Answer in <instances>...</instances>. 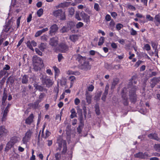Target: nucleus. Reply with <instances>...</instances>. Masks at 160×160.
<instances>
[{
    "instance_id": "f257e3e1",
    "label": "nucleus",
    "mask_w": 160,
    "mask_h": 160,
    "mask_svg": "<svg viewBox=\"0 0 160 160\" xmlns=\"http://www.w3.org/2000/svg\"><path fill=\"white\" fill-rule=\"evenodd\" d=\"M57 142L58 144V147L56 149V151H60L62 148V150L61 151V154L62 155H65L67 151L66 141L59 137L57 139Z\"/></svg>"
},
{
    "instance_id": "f03ea898",
    "label": "nucleus",
    "mask_w": 160,
    "mask_h": 160,
    "mask_svg": "<svg viewBox=\"0 0 160 160\" xmlns=\"http://www.w3.org/2000/svg\"><path fill=\"white\" fill-rule=\"evenodd\" d=\"M137 89V86H134L129 90V100L131 102L134 103L136 102L137 100V95L136 94Z\"/></svg>"
},
{
    "instance_id": "7ed1b4c3",
    "label": "nucleus",
    "mask_w": 160,
    "mask_h": 160,
    "mask_svg": "<svg viewBox=\"0 0 160 160\" xmlns=\"http://www.w3.org/2000/svg\"><path fill=\"white\" fill-rule=\"evenodd\" d=\"M127 89L124 87L122 89L121 92V102L125 106H127L129 104V100L127 95Z\"/></svg>"
},
{
    "instance_id": "20e7f679",
    "label": "nucleus",
    "mask_w": 160,
    "mask_h": 160,
    "mask_svg": "<svg viewBox=\"0 0 160 160\" xmlns=\"http://www.w3.org/2000/svg\"><path fill=\"white\" fill-rule=\"evenodd\" d=\"M53 15L57 18H58L60 20H66L65 12H63L62 9H58L53 12Z\"/></svg>"
},
{
    "instance_id": "39448f33",
    "label": "nucleus",
    "mask_w": 160,
    "mask_h": 160,
    "mask_svg": "<svg viewBox=\"0 0 160 160\" xmlns=\"http://www.w3.org/2000/svg\"><path fill=\"white\" fill-rule=\"evenodd\" d=\"M79 68L82 70L87 71L91 69V65L90 64L88 61H86L79 65Z\"/></svg>"
},
{
    "instance_id": "423d86ee",
    "label": "nucleus",
    "mask_w": 160,
    "mask_h": 160,
    "mask_svg": "<svg viewBox=\"0 0 160 160\" xmlns=\"http://www.w3.org/2000/svg\"><path fill=\"white\" fill-rule=\"evenodd\" d=\"M134 157L141 159H148L150 157L147 152H139L134 155Z\"/></svg>"
},
{
    "instance_id": "0eeeda50",
    "label": "nucleus",
    "mask_w": 160,
    "mask_h": 160,
    "mask_svg": "<svg viewBox=\"0 0 160 160\" xmlns=\"http://www.w3.org/2000/svg\"><path fill=\"white\" fill-rule=\"evenodd\" d=\"M32 133V132L30 130H28L22 139V143L24 144L27 145L29 140L31 138V135Z\"/></svg>"
},
{
    "instance_id": "6e6552de",
    "label": "nucleus",
    "mask_w": 160,
    "mask_h": 160,
    "mask_svg": "<svg viewBox=\"0 0 160 160\" xmlns=\"http://www.w3.org/2000/svg\"><path fill=\"white\" fill-rule=\"evenodd\" d=\"M80 15L84 22L87 24H89L90 22V16L88 15L83 11L80 12Z\"/></svg>"
},
{
    "instance_id": "1a4fd4ad",
    "label": "nucleus",
    "mask_w": 160,
    "mask_h": 160,
    "mask_svg": "<svg viewBox=\"0 0 160 160\" xmlns=\"http://www.w3.org/2000/svg\"><path fill=\"white\" fill-rule=\"evenodd\" d=\"M42 81L44 84L46 85L48 87L52 86L53 84L52 80L47 76L42 78Z\"/></svg>"
},
{
    "instance_id": "9d476101",
    "label": "nucleus",
    "mask_w": 160,
    "mask_h": 160,
    "mask_svg": "<svg viewBox=\"0 0 160 160\" xmlns=\"http://www.w3.org/2000/svg\"><path fill=\"white\" fill-rule=\"evenodd\" d=\"M159 82H160V77H154L151 80L150 85L151 87L153 88Z\"/></svg>"
},
{
    "instance_id": "9b49d317",
    "label": "nucleus",
    "mask_w": 160,
    "mask_h": 160,
    "mask_svg": "<svg viewBox=\"0 0 160 160\" xmlns=\"http://www.w3.org/2000/svg\"><path fill=\"white\" fill-rule=\"evenodd\" d=\"M59 47L61 52L62 53H65L68 50V46L64 43H60Z\"/></svg>"
},
{
    "instance_id": "f8f14e48",
    "label": "nucleus",
    "mask_w": 160,
    "mask_h": 160,
    "mask_svg": "<svg viewBox=\"0 0 160 160\" xmlns=\"http://www.w3.org/2000/svg\"><path fill=\"white\" fill-rule=\"evenodd\" d=\"M32 60L33 63L42 64L43 62L42 58L37 55H34L33 56Z\"/></svg>"
},
{
    "instance_id": "ddd939ff",
    "label": "nucleus",
    "mask_w": 160,
    "mask_h": 160,
    "mask_svg": "<svg viewBox=\"0 0 160 160\" xmlns=\"http://www.w3.org/2000/svg\"><path fill=\"white\" fill-rule=\"evenodd\" d=\"M109 88V85L108 83L105 88L104 92L102 95L101 99L103 101L105 102L106 101V98L107 96L108 93V89Z\"/></svg>"
},
{
    "instance_id": "4468645a",
    "label": "nucleus",
    "mask_w": 160,
    "mask_h": 160,
    "mask_svg": "<svg viewBox=\"0 0 160 160\" xmlns=\"http://www.w3.org/2000/svg\"><path fill=\"white\" fill-rule=\"evenodd\" d=\"M109 88V85L108 83L105 88L104 92L102 95L101 99L103 101L105 102L106 101V98L107 96L108 93V89Z\"/></svg>"
},
{
    "instance_id": "2eb2a0df",
    "label": "nucleus",
    "mask_w": 160,
    "mask_h": 160,
    "mask_svg": "<svg viewBox=\"0 0 160 160\" xmlns=\"http://www.w3.org/2000/svg\"><path fill=\"white\" fill-rule=\"evenodd\" d=\"M34 116L33 113L31 114L25 120V123L26 124L30 125L33 121Z\"/></svg>"
},
{
    "instance_id": "dca6fc26",
    "label": "nucleus",
    "mask_w": 160,
    "mask_h": 160,
    "mask_svg": "<svg viewBox=\"0 0 160 160\" xmlns=\"http://www.w3.org/2000/svg\"><path fill=\"white\" fill-rule=\"evenodd\" d=\"M58 28L56 24H54L52 25L50 28L49 34L52 35L53 34L56 32L58 30Z\"/></svg>"
},
{
    "instance_id": "f3484780",
    "label": "nucleus",
    "mask_w": 160,
    "mask_h": 160,
    "mask_svg": "<svg viewBox=\"0 0 160 160\" xmlns=\"http://www.w3.org/2000/svg\"><path fill=\"white\" fill-rule=\"evenodd\" d=\"M58 38L57 37H53L51 38L49 41L50 45L52 47H56L58 44Z\"/></svg>"
},
{
    "instance_id": "a211bd4d",
    "label": "nucleus",
    "mask_w": 160,
    "mask_h": 160,
    "mask_svg": "<svg viewBox=\"0 0 160 160\" xmlns=\"http://www.w3.org/2000/svg\"><path fill=\"white\" fill-rule=\"evenodd\" d=\"M8 132V130L5 128V126H0V138L3 136L6 135Z\"/></svg>"
},
{
    "instance_id": "6ab92c4d",
    "label": "nucleus",
    "mask_w": 160,
    "mask_h": 160,
    "mask_svg": "<svg viewBox=\"0 0 160 160\" xmlns=\"http://www.w3.org/2000/svg\"><path fill=\"white\" fill-rule=\"evenodd\" d=\"M87 58L85 57H82V56L78 54L77 56L76 60L79 63H82L83 62L86 61Z\"/></svg>"
},
{
    "instance_id": "aec40b11",
    "label": "nucleus",
    "mask_w": 160,
    "mask_h": 160,
    "mask_svg": "<svg viewBox=\"0 0 160 160\" xmlns=\"http://www.w3.org/2000/svg\"><path fill=\"white\" fill-rule=\"evenodd\" d=\"M11 106V104L10 103H8L6 107L5 108L4 110V111L3 114V115L2 117V121H4L6 117L7 116V114L8 112V109L9 108V107Z\"/></svg>"
},
{
    "instance_id": "412c9836",
    "label": "nucleus",
    "mask_w": 160,
    "mask_h": 160,
    "mask_svg": "<svg viewBox=\"0 0 160 160\" xmlns=\"http://www.w3.org/2000/svg\"><path fill=\"white\" fill-rule=\"evenodd\" d=\"M21 82L23 84H27L28 82V75L24 74L22 75Z\"/></svg>"
},
{
    "instance_id": "4be33fe9",
    "label": "nucleus",
    "mask_w": 160,
    "mask_h": 160,
    "mask_svg": "<svg viewBox=\"0 0 160 160\" xmlns=\"http://www.w3.org/2000/svg\"><path fill=\"white\" fill-rule=\"evenodd\" d=\"M148 137L150 139H152L160 142V138L157 136V134L155 133H150L148 135Z\"/></svg>"
},
{
    "instance_id": "5701e85b",
    "label": "nucleus",
    "mask_w": 160,
    "mask_h": 160,
    "mask_svg": "<svg viewBox=\"0 0 160 160\" xmlns=\"http://www.w3.org/2000/svg\"><path fill=\"white\" fill-rule=\"evenodd\" d=\"M119 82V80L118 78H115L113 79L111 87V89L113 90L115 88L116 86L118 84Z\"/></svg>"
},
{
    "instance_id": "b1692460",
    "label": "nucleus",
    "mask_w": 160,
    "mask_h": 160,
    "mask_svg": "<svg viewBox=\"0 0 160 160\" xmlns=\"http://www.w3.org/2000/svg\"><path fill=\"white\" fill-rule=\"evenodd\" d=\"M7 94L6 93L5 90L4 89L1 100L2 105L4 106H5L6 105L5 101L7 98Z\"/></svg>"
},
{
    "instance_id": "393cba45",
    "label": "nucleus",
    "mask_w": 160,
    "mask_h": 160,
    "mask_svg": "<svg viewBox=\"0 0 160 160\" xmlns=\"http://www.w3.org/2000/svg\"><path fill=\"white\" fill-rule=\"evenodd\" d=\"M34 87L35 89L40 92L45 91L47 90L46 89L44 88L41 85H38V84L35 83L34 84Z\"/></svg>"
},
{
    "instance_id": "a878e982",
    "label": "nucleus",
    "mask_w": 160,
    "mask_h": 160,
    "mask_svg": "<svg viewBox=\"0 0 160 160\" xmlns=\"http://www.w3.org/2000/svg\"><path fill=\"white\" fill-rule=\"evenodd\" d=\"M14 82V78L12 75H11L8 77L6 81L7 84H10L12 86Z\"/></svg>"
},
{
    "instance_id": "bb28decb",
    "label": "nucleus",
    "mask_w": 160,
    "mask_h": 160,
    "mask_svg": "<svg viewBox=\"0 0 160 160\" xmlns=\"http://www.w3.org/2000/svg\"><path fill=\"white\" fill-rule=\"evenodd\" d=\"M13 139H12L9 141L7 144L6 148H5L6 150H8L9 149L12 148V147L14 145L15 142L13 141Z\"/></svg>"
},
{
    "instance_id": "cd10ccee",
    "label": "nucleus",
    "mask_w": 160,
    "mask_h": 160,
    "mask_svg": "<svg viewBox=\"0 0 160 160\" xmlns=\"http://www.w3.org/2000/svg\"><path fill=\"white\" fill-rule=\"evenodd\" d=\"M40 102L39 101L37 100L33 103L30 104L31 105H30V106H32L35 109H38L40 107L39 105V103Z\"/></svg>"
},
{
    "instance_id": "c85d7f7f",
    "label": "nucleus",
    "mask_w": 160,
    "mask_h": 160,
    "mask_svg": "<svg viewBox=\"0 0 160 160\" xmlns=\"http://www.w3.org/2000/svg\"><path fill=\"white\" fill-rule=\"evenodd\" d=\"M67 25L68 28L69 29L71 30V29L73 28L75 26V25L74 23L72 21L68 22L67 23Z\"/></svg>"
},
{
    "instance_id": "c756f323",
    "label": "nucleus",
    "mask_w": 160,
    "mask_h": 160,
    "mask_svg": "<svg viewBox=\"0 0 160 160\" xmlns=\"http://www.w3.org/2000/svg\"><path fill=\"white\" fill-rule=\"evenodd\" d=\"M95 108V112L96 115L98 116H99L100 114V110L99 108V107L98 104H97L95 105L94 106Z\"/></svg>"
},
{
    "instance_id": "7c9ffc66",
    "label": "nucleus",
    "mask_w": 160,
    "mask_h": 160,
    "mask_svg": "<svg viewBox=\"0 0 160 160\" xmlns=\"http://www.w3.org/2000/svg\"><path fill=\"white\" fill-rule=\"evenodd\" d=\"M71 114L70 115V118L71 119L73 118H74L77 117V113L74 108H72L70 111Z\"/></svg>"
},
{
    "instance_id": "2f4dec72",
    "label": "nucleus",
    "mask_w": 160,
    "mask_h": 160,
    "mask_svg": "<svg viewBox=\"0 0 160 160\" xmlns=\"http://www.w3.org/2000/svg\"><path fill=\"white\" fill-rule=\"evenodd\" d=\"M7 75L5 76L6 77H7L9 75V73L7 71H5L3 69L0 71V79L4 75Z\"/></svg>"
},
{
    "instance_id": "473e14b6",
    "label": "nucleus",
    "mask_w": 160,
    "mask_h": 160,
    "mask_svg": "<svg viewBox=\"0 0 160 160\" xmlns=\"http://www.w3.org/2000/svg\"><path fill=\"white\" fill-rule=\"evenodd\" d=\"M69 38L72 41L74 42L78 40V36L74 34L71 35L70 36Z\"/></svg>"
},
{
    "instance_id": "72a5a7b5",
    "label": "nucleus",
    "mask_w": 160,
    "mask_h": 160,
    "mask_svg": "<svg viewBox=\"0 0 160 160\" xmlns=\"http://www.w3.org/2000/svg\"><path fill=\"white\" fill-rule=\"evenodd\" d=\"M46 47V44L45 43L42 42L38 46L39 48L42 52L44 51Z\"/></svg>"
},
{
    "instance_id": "f704fd0d",
    "label": "nucleus",
    "mask_w": 160,
    "mask_h": 160,
    "mask_svg": "<svg viewBox=\"0 0 160 160\" xmlns=\"http://www.w3.org/2000/svg\"><path fill=\"white\" fill-rule=\"evenodd\" d=\"M41 64L33 63V69L35 71H38L40 69V66Z\"/></svg>"
},
{
    "instance_id": "c9c22d12",
    "label": "nucleus",
    "mask_w": 160,
    "mask_h": 160,
    "mask_svg": "<svg viewBox=\"0 0 160 160\" xmlns=\"http://www.w3.org/2000/svg\"><path fill=\"white\" fill-rule=\"evenodd\" d=\"M115 25V22L112 19L109 24V28L112 30H113Z\"/></svg>"
},
{
    "instance_id": "e433bc0d",
    "label": "nucleus",
    "mask_w": 160,
    "mask_h": 160,
    "mask_svg": "<svg viewBox=\"0 0 160 160\" xmlns=\"http://www.w3.org/2000/svg\"><path fill=\"white\" fill-rule=\"evenodd\" d=\"M102 92L101 91L98 92L94 97L95 99L97 101H99L100 99V97L102 94Z\"/></svg>"
},
{
    "instance_id": "4c0bfd02",
    "label": "nucleus",
    "mask_w": 160,
    "mask_h": 160,
    "mask_svg": "<svg viewBox=\"0 0 160 160\" xmlns=\"http://www.w3.org/2000/svg\"><path fill=\"white\" fill-rule=\"evenodd\" d=\"M69 30V29L67 27L63 26L60 29V32L62 33H64L68 32V31Z\"/></svg>"
},
{
    "instance_id": "58836bf2",
    "label": "nucleus",
    "mask_w": 160,
    "mask_h": 160,
    "mask_svg": "<svg viewBox=\"0 0 160 160\" xmlns=\"http://www.w3.org/2000/svg\"><path fill=\"white\" fill-rule=\"evenodd\" d=\"M45 96V94L44 93H40V95L39 96L38 99L37 100L41 102L43 100V98Z\"/></svg>"
},
{
    "instance_id": "ea45409f",
    "label": "nucleus",
    "mask_w": 160,
    "mask_h": 160,
    "mask_svg": "<svg viewBox=\"0 0 160 160\" xmlns=\"http://www.w3.org/2000/svg\"><path fill=\"white\" fill-rule=\"evenodd\" d=\"M84 124H79V125L78 126V127L77 128V132L78 133L80 134L81 133L82 131V128Z\"/></svg>"
},
{
    "instance_id": "a19ab883",
    "label": "nucleus",
    "mask_w": 160,
    "mask_h": 160,
    "mask_svg": "<svg viewBox=\"0 0 160 160\" xmlns=\"http://www.w3.org/2000/svg\"><path fill=\"white\" fill-rule=\"evenodd\" d=\"M78 119L79 121V124H84L83 118L82 114L81 115H79Z\"/></svg>"
},
{
    "instance_id": "79ce46f5",
    "label": "nucleus",
    "mask_w": 160,
    "mask_h": 160,
    "mask_svg": "<svg viewBox=\"0 0 160 160\" xmlns=\"http://www.w3.org/2000/svg\"><path fill=\"white\" fill-rule=\"evenodd\" d=\"M105 40V38L103 37H101L99 39V41L98 43V45L101 46L104 43Z\"/></svg>"
},
{
    "instance_id": "37998d69",
    "label": "nucleus",
    "mask_w": 160,
    "mask_h": 160,
    "mask_svg": "<svg viewBox=\"0 0 160 160\" xmlns=\"http://www.w3.org/2000/svg\"><path fill=\"white\" fill-rule=\"evenodd\" d=\"M27 47L29 48L32 51H34V49L32 47L31 42L30 41H28L26 43Z\"/></svg>"
},
{
    "instance_id": "c03bdc74",
    "label": "nucleus",
    "mask_w": 160,
    "mask_h": 160,
    "mask_svg": "<svg viewBox=\"0 0 160 160\" xmlns=\"http://www.w3.org/2000/svg\"><path fill=\"white\" fill-rule=\"evenodd\" d=\"M37 14L38 17H40L43 13V10L42 8H41L39 9L37 11Z\"/></svg>"
},
{
    "instance_id": "a18cd8bd",
    "label": "nucleus",
    "mask_w": 160,
    "mask_h": 160,
    "mask_svg": "<svg viewBox=\"0 0 160 160\" xmlns=\"http://www.w3.org/2000/svg\"><path fill=\"white\" fill-rule=\"evenodd\" d=\"M154 148L156 151L160 152V144H155Z\"/></svg>"
},
{
    "instance_id": "49530a36",
    "label": "nucleus",
    "mask_w": 160,
    "mask_h": 160,
    "mask_svg": "<svg viewBox=\"0 0 160 160\" xmlns=\"http://www.w3.org/2000/svg\"><path fill=\"white\" fill-rule=\"evenodd\" d=\"M137 78V76L135 75L133 76L131 78L130 80V81L132 82V83H134L135 84H136L137 81H135V80Z\"/></svg>"
},
{
    "instance_id": "de8ad7c7",
    "label": "nucleus",
    "mask_w": 160,
    "mask_h": 160,
    "mask_svg": "<svg viewBox=\"0 0 160 160\" xmlns=\"http://www.w3.org/2000/svg\"><path fill=\"white\" fill-rule=\"evenodd\" d=\"M67 6V3L66 2L61 3L59 4L58 6V8H64Z\"/></svg>"
},
{
    "instance_id": "09e8293b",
    "label": "nucleus",
    "mask_w": 160,
    "mask_h": 160,
    "mask_svg": "<svg viewBox=\"0 0 160 160\" xmlns=\"http://www.w3.org/2000/svg\"><path fill=\"white\" fill-rule=\"evenodd\" d=\"M155 22H158L159 24H160V16L159 14L156 15L154 17Z\"/></svg>"
},
{
    "instance_id": "8fccbe9b",
    "label": "nucleus",
    "mask_w": 160,
    "mask_h": 160,
    "mask_svg": "<svg viewBox=\"0 0 160 160\" xmlns=\"http://www.w3.org/2000/svg\"><path fill=\"white\" fill-rule=\"evenodd\" d=\"M21 16L19 17L17 20L16 24H17V28H19L20 26V20L21 18Z\"/></svg>"
},
{
    "instance_id": "3c124183",
    "label": "nucleus",
    "mask_w": 160,
    "mask_h": 160,
    "mask_svg": "<svg viewBox=\"0 0 160 160\" xmlns=\"http://www.w3.org/2000/svg\"><path fill=\"white\" fill-rule=\"evenodd\" d=\"M55 158L56 160H59L61 158L60 152H57L55 154Z\"/></svg>"
},
{
    "instance_id": "603ef678",
    "label": "nucleus",
    "mask_w": 160,
    "mask_h": 160,
    "mask_svg": "<svg viewBox=\"0 0 160 160\" xmlns=\"http://www.w3.org/2000/svg\"><path fill=\"white\" fill-rule=\"evenodd\" d=\"M11 28V26L8 27L6 25L4 26L3 30L5 32H8Z\"/></svg>"
},
{
    "instance_id": "864d4df0",
    "label": "nucleus",
    "mask_w": 160,
    "mask_h": 160,
    "mask_svg": "<svg viewBox=\"0 0 160 160\" xmlns=\"http://www.w3.org/2000/svg\"><path fill=\"white\" fill-rule=\"evenodd\" d=\"M123 27V25L122 24L119 23L117 24L116 26V29L119 31Z\"/></svg>"
},
{
    "instance_id": "5fc2aeb1",
    "label": "nucleus",
    "mask_w": 160,
    "mask_h": 160,
    "mask_svg": "<svg viewBox=\"0 0 160 160\" xmlns=\"http://www.w3.org/2000/svg\"><path fill=\"white\" fill-rule=\"evenodd\" d=\"M75 10L74 9L72 8H69L68 12L69 14L71 15H72L74 14V13Z\"/></svg>"
},
{
    "instance_id": "6e6d98bb",
    "label": "nucleus",
    "mask_w": 160,
    "mask_h": 160,
    "mask_svg": "<svg viewBox=\"0 0 160 160\" xmlns=\"http://www.w3.org/2000/svg\"><path fill=\"white\" fill-rule=\"evenodd\" d=\"M83 26V23L81 22H78L76 25V27L77 28L79 29L82 27Z\"/></svg>"
},
{
    "instance_id": "4d7b16f0",
    "label": "nucleus",
    "mask_w": 160,
    "mask_h": 160,
    "mask_svg": "<svg viewBox=\"0 0 160 160\" xmlns=\"http://www.w3.org/2000/svg\"><path fill=\"white\" fill-rule=\"evenodd\" d=\"M143 62L141 60H138L135 64L134 66V67L137 68L139 67L140 65Z\"/></svg>"
},
{
    "instance_id": "13d9d810",
    "label": "nucleus",
    "mask_w": 160,
    "mask_h": 160,
    "mask_svg": "<svg viewBox=\"0 0 160 160\" xmlns=\"http://www.w3.org/2000/svg\"><path fill=\"white\" fill-rule=\"evenodd\" d=\"M53 68L54 71L55 72V76L59 72V70L58 68L56 67V66H54L53 67Z\"/></svg>"
},
{
    "instance_id": "bf43d9fd",
    "label": "nucleus",
    "mask_w": 160,
    "mask_h": 160,
    "mask_svg": "<svg viewBox=\"0 0 160 160\" xmlns=\"http://www.w3.org/2000/svg\"><path fill=\"white\" fill-rule=\"evenodd\" d=\"M94 9L97 11H99L100 10L99 6L98 3H95L94 6Z\"/></svg>"
},
{
    "instance_id": "052dcab7",
    "label": "nucleus",
    "mask_w": 160,
    "mask_h": 160,
    "mask_svg": "<svg viewBox=\"0 0 160 160\" xmlns=\"http://www.w3.org/2000/svg\"><path fill=\"white\" fill-rule=\"evenodd\" d=\"M137 31L134 30L133 28L131 29L130 34L132 35L135 36L137 34Z\"/></svg>"
},
{
    "instance_id": "680f3d73",
    "label": "nucleus",
    "mask_w": 160,
    "mask_h": 160,
    "mask_svg": "<svg viewBox=\"0 0 160 160\" xmlns=\"http://www.w3.org/2000/svg\"><path fill=\"white\" fill-rule=\"evenodd\" d=\"M41 39L43 42L47 41L48 39L47 35H44L41 37Z\"/></svg>"
},
{
    "instance_id": "e2e57ef3",
    "label": "nucleus",
    "mask_w": 160,
    "mask_h": 160,
    "mask_svg": "<svg viewBox=\"0 0 160 160\" xmlns=\"http://www.w3.org/2000/svg\"><path fill=\"white\" fill-rule=\"evenodd\" d=\"M10 69V66L8 64H6L5 65V66L3 67L2 69L5 71H7L9 70Z\"/></svg>"
},
{
    "instance_id": "0e129e2a",
    "label": "nucleus",
    "mask_w": 160,
    "mask_h": 160,
    "mask_svg": "<svg viewBox=\"0 0 160 160\" xmlns=\"http://www.w3.org/2000/svg\"><path fill=\"white\" fill-rule=\"evenodd\" d=\"M35 50L37 54L41 56L42 55V52L38 48H35Z\"/></svg>"
},
{
    "instance_id": "69168bd1",
    "label": "nucleus",
    "mask_w": 160,
    "mask_h": 160,
    "mask_svg": "<svg viewBox=\"0 0 160 160\" xmlns=\"http://www.w3.org/2000/svg\"><path fill=\"white\" fill-rule=\"evenodd\" d=\"M7 77L4 76L0 82V84L1 85V86H2L4 85Z\"/></svg>"
},
{
    "instance_id": "338daca9",
    "label": "nucleus",
    "mask_w": 160,
    "mask_h": 160,
    "mask_svg": "<svg viewBox=\"0 0 160 160\" xmlns=\"http://www.w3.org/2000/svg\"><path fill=\"white\" fill-rule=\"evenodd\" d=\"M24 38L23 37L22 38L20 41H19L18 44L17 45V47L18 48L22 44V43L24 41Z\"/></svg>"
},
{
    "instance_id": "774afa93",
    "label": "nucleus",
    "mask_w": 160,
    "mask_h": 160,
    "mask_svg": "<svg viewBox=\"0 0 160 160\" xmlns=\"http://www.w3.org/2000/svg\"><path fill=\"white\" fill-rule=\"evenodd\" d=\"M58 61L59 62H61L62 59L63 58V57L62 56V54L61 53L58 54Z\"/></svg>"
}]
</instances>
